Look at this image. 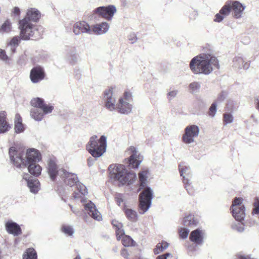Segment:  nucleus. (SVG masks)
Listing matches in <instances>:
<instances>
[{
  "label": "nucleus",
  "mask_w": 259,
  "mask_h": 259,
  "mask_svg": "<svg viewBox=\"0 0 259 259\" xmlns=\"http://www.w3.org/2000/svg\"><path fill=\"white\" fill-rule=\"evenodd\" d=\"M30 115L32 118L37 121H41L44 117L42 110L39 108L34 107L30 110Z\"/></svg>",
  "instance_id": "obj_27"
},
{
  "label": "nucleus",
  "mask_w": 259,
  "mask_h": 259,
  "mask_svg": "<svg viewBox=\"0 0 259 259\" xmlns=\"http://www.w3.org/2000/svg\"><path fill=\"white\" fill-rule=\"evenodd\" d=\"M189 230L185 228H180L179 230V235L182 239H186L188 237Z\"/></svg>",
  "instance_id": "obj_47"
},
{
  "label": "nucleus",
  "mask_w": 259,
  "mask_h": 259,
  "mask_svg": "<svg viewBox=\"0 0 259 259\" xmlns=\"http://www.w3.org/2000/svg\"><path fill=\"white\" fill-rule=\"evenodd\" d=\"M178 93V90H173L167 94V98L168 101H171L172 99L176 97Z\"/></svg>",
  "instance_id": "obj_51"
},
{
  "label": "nucleus",
  "mask_w": 259,
  "mask_h": 259,
  "mask_svg": "<svg viewBox=\"0 0 259 259\" xmlns=\"http://www.w3.org/2000/svg\"><path fill=\"white\" fill-rule=\"evenodd\" d=\"M84 208L89 214L94 219L97 221L102 220V215L100 212L96 209L95 205L92 202L90 201L89 203H86L84 206Z\"/></svg>",
  "instance_id": "obj_20"
},
{
  "label": "nucleus",
  "mask_w": 259,
  "mask_h": 259,
  "mask_svg": "<svg viewBox=\"0 0 259 259\" xmlns=\"http://www.w3.org/2000/svg\"><path fill=\"white\" fill-rule=\"evenodd\" d=\"M6 229L8 233L17 236L22 233L20 226L13 221H8L6 224Z\"/></svg>",
  "instance_id": "obj_22"
},
{
  "label": "nucleus",
  "mask_w": 259,
  "mask_h": 259,
  "mask_svg": "<svg viewBox=\"0 0 259 259\" xmlns=\"http://www.w3.org/2000/svg\"><path fill=\"white\" fill-rule=\"evenodd\" d=\"M244 62L242 56L237 55L233 58V66L236 68H241Z\"/></svg>",
  "instance_id": "obj_41"
},
{
  "label": "nucleus",
  "mask_w": 259,
  "mask_h": 259,
  "mask_svg": "<svg viewBox=\"0 0 259 259\" xmlns=\"http://www.w3.org/2000/svg\"><path fill=\"white\" fill-rule=\"evenodd\" d=\"M128 39L132 44H134L137 42L138 40L137 36L135 33H131L128 36Z\"/></svg>",
  "instance_id": "obj_52"
},
{
  "label": "nucleus",
  "mask_w": 259,
  "mask_h": 259,
  "mask_svg": "<svg viewBox=\"0 0 259 259\" xmlns=\"http://www.w3.org/2000/svg\"><path fill=\"white\" fill-rule=\"evenodd\" d=\"M23 179L25 180L27 184V186L31 193L36 194L40 189V183L36 179H33L28 174H24Z\"/></svg>",
  "instance_id": "obj_17"
},
{
  "label": "nucleus",
  "mask_w": 259,
  "mask_h": 259,
  "mask_svg": "<svg viewBox=\"0 0 259 259\" xmlns=\"http://www.w3.org/2000/svg\"><path fill=\"white\" fill-rule=\"evenodd\" d=\"M156 259H166L163 254L157 256Z\"/></svg>",
  "instance_id": "obj_64"
},
{
  "label": "nucleus",
  "mask_w": 259,
  "mask_h": 259,
  "mask_svg": "<svg viewBox=\"0 0 259 259\" xmlns=\"http://www.w3.org/2000/svg\"><path fill=\"white\" fill-rule=\"evenodd\" d=\"M201 83L198 81H193L188 86L189 91L191 94H195L199 92Z\"/></svg>",
  "instance_id": "obj_34"
},
{
  "label": "nucleus",
  "mask_w": 259,
  "mask_h": 259,
  "mask_svg": "<svg viewBox=\"0 0 259 259\" xmlns=\"http://www.w3.org/2000/svg\"><path fill=\"white\" fill-rule=\"evenodd\" d=\"M129 150L132 152L131 156L126 160V163L130 168H135L138 167L139 165L142 162V159L139 157V155H137V151L136 148L134 147H131Z\"/></svg>",
  "instance_id": "obj_15"
},
{
  "label": "nucleus",
  "mask_w": 259,
  "mask_h": 259,
  "mask_svg": "<svg viewBox=\"0 0 259 259\" xmlns=\"http://www.w3.org/2000/svg\"><path fill=\"white\" fill-rule=\"evenodd\" d=\"M11 161L17 168H23L30 164H35L41 160L40 152L34 148H30L26 152L21 150H16L11 147L9 151Z\"/></svg>",
  "instance_id": "obj_1"
},
{
  "label": "nucleus",
  "mask_w": 259,
  "mask_h": 259,
  "mask_svg": "<svg viewBox=\"0 0 259 259\" xmlns=\"http://www.w3.org/2000/svg\"><path fill=\"white\" fill-rule=\"evenodd\" d=\"M124 213L126 218L132 222H136L138 220V214L137 212L131 208H124Z\"/></svg>",
  "instance_id": "obj_31"
},
{
  "label": "nucleus",
  "mask_w": 259,
  "mask_h": 259,
  "mask_svg": "<svg viewBox=\"0 0 259 259\" xmlns=\"http://www.w3.org/2000/svg\"><path fill=\"white\" fill-rule=\"evenodd\" d=\"M153 196V191L149 187H146L141 192L139 197L140 213L144 214L150 208L152 203Z\"/></svg>",
  "instance_id": "obj_7"
},
{
  "label": "nucleus",
  "mask_w": 259,
  "mask_h": 259,
  "mask_svg": "<svg viewBox=\"0 0 259 259\" xmlns=\"http://www.w3.org/2000/svg\"><path fill=\"white\" fill-rule=\"evenodd\" d=\"M198 15V14L197 12L193 11L192 13V14L190 16V18L191 19H195L197 16Z\"/></svg>",
  "instance_id": "obj_60"
},
{
  "label": "nucleus",
  "mask_w": 259,
  "mask_h": 259,
  "mask_svg": "<svg viewBox=\"0 0 259 259\" xmlns=\"http://www.w3.org/2000/svg\"><path fill=\"white\" fill-rule=\"evenodd\" d=\"M227 94L225 92H222L218 97L217 100L211 104V117L215 116L217 110L218 104L222 102L225 100Z\"/></svg>",
  "instance_id": "obj_28"
},
{
  "label": "nucleus",
  "mask_w": 259,
  "mask_h": 259,
  "mask_svg": "<svg viewBox=\"0 0 259 259\" xmlns=\"http://www.w3.org/2000/svg\"><path fill=\"white\" fill-rule=\"evenodd\" d=\"M147 171H143L139 174V178L140 182V189H143L146 185L147 178Z\"/></svg>",
  "instance_id": "obj_40"
},
{
  "label": "nucleus",
  "mask_w": 259,
  "mask_h": 259,
  "mask_svg": "<svg viewBox=\"0 0 259 259\" xmlns=\"http://www.w3.org/2000/svg\"><path fill=\"white\" fill-rule=\"evenodd\" d=\"M28 171L34 176H39L41 171V166L37 163L35 164H30L27 165Z\"/></svg>",
  "instance_id": "obj_30"
},
{
  "label": "nucleus",
  "mask_w": 259,
  "mask_h": 259,
  "mask_svg": "<svg viewBox=\"0 0 259 259\" xmlns=\"http://www.w3.org/2000/svg\"><path fill=\"white\" fill-rule=\"evenodd\" d=\"M113 226L116 229H119V228H122L123 225L121 223L118 222L117 221H113L112 222Z\"/></svg>",
  "instance_id": "obj_56"
},
{
  "label": "nucleus",
  "mask_w": 259,
  "mask_h": 259,
  "mask_svg": "<svg viewBox=\"0 0 259 259\" xmlns=\"http://www.w3.org/2000/svg\"><path fill=\"white\" fill-rule=\"evenodd\" d=\"M211 72L213 71V70L217 69L216 71H214V73L216 75H218L220 74V64H219V61L218 59L214 56H213L211 55Z\"/></svg>",
  "instance_id": "obj_38"
},
{
  "label": "nucleus",
  "mask_w": 259,
  "mask_h": 259,
  "mask_svg": "<svg viewBox=\"0 0 259 259\" xmlns=\"http://www.w3.org/2000/svg\"><path fill=\"white\" fill-rule=\"evenodd\" d=\"M94 160L92 158L90 157L88 159V163L89 166H91L93 164Z\"/></svg>",
  "instance_id": "obj_61"
},
{
  "label": "nucleus",
  "mask_w": 259,
  "mask_h": 259,
  "mask_svg": "<svg viewBox=\"0 0 259 259\" xmlns=\"http://www.w3.org/2000/svg\"><path fill=\"white\" fill-rule=\"evenodd\" d=\"M199 128L196 125H190L186 127L182 140L186 144H190L194 142V139L198 137Z\"/></svg>",
  "instance_id": "obj_10"
},
{
  "label": "nucleus",
  "mask_w": 259,
  "mask_h": 259,
  "mask_svg": "<svg viewBox=\"0 0 259 259\" xmlns=\"http://www.w3.org/2000/svg\"><path fill=\"white\" fill-rule=\"evenodd\" d=\"M21 39H23L20 35V36H15L8 43L7 47L9 48L12 54L16 52V48L20 43Z\"/></svg>",
  "instance_id": "obj_26"
},
{
  "label": "nucleus",
  "mask_w": 259,
  "mask_h": 259,
  "mask_svg": "<svg viewBox=\"0 0 259 259\" xmlns=\"http://www.w3.org/2000/svg\"><path fill=\"white\" fill-rule=\"evenodd\" d=\"M36 251L33 248H28L23 254V259H37Z\"/></svg>",
  "instance_id": "obj_32"
},
{
  "label": "nucleus",
  "mask_w": 259,
  "mask_h": 259,
  "mask_svg": "<svg viewBox=\"0 0 259 259\" xmlns=\"http://www.w3.org/2000/svg\"><path fill=\"white\" fill-rule=\"evenodd\" d=\"M121 255L125 259H129V253L127 250L125 248H123L121 250Z\"/></svg>",
  "instance_id": "obj_55"
},
{
  "label": "nucleus",
  "mask_w": 259,
  "mask_h": 259,
  "mask_svg": "<svg viewBox=\"0 0 259 259\" xmlns=\"http://www.w3.org/2000/svg\"><path fill=\"white\" fill-rule=\"evenodd\" d=\"M11 128L10 124L7 120V113L0 111V134L8 132Z\"/></svg>",
  "instance_id": "obj_23"
},
{
  "label": "nucleus",
  "mask_w": 259,
  "mask_h": 259,
  "mask_svg": "<svg viewBox=\"0 0 259 259\" xmlns=\"http://www.w3.org/2000/svg\"><path fill=\"white\" fill-rule=\"evenodd\" d=\"M116 109L121 114L127 115L132 112L133 105L131 103L125 101L122 99H119L118 102L116 105Z\"/></svg>",
  "instance_id": "obj_18"
},
{
  "label": "nucleus",
  "mask_w": 259,
  "mask_h": 259,
  "mask_svg": "<svg viewBox=\"0 0 259 259\" xmlns=\"http://www.w3.org/2000/svg\"><path fill=\"white\" fill-rule=\"evenodd\" d=\"M12 24L10 20H6L0 28V33H9L11 31Z\"/></svg>",
  "instance_id": "obj_35"
},
{
  "label": "nucleus",
  "mask_w": 259,
  "mask_h": 259,
  "mask_svg": "<svg viewBox=\"0 0 259 259\" xmlns=\"http://www.w3.org/2000/svg\"><path fill=\"white\" fill-rule=\"evenodd\" d=\"M77 190L82 195H85L88 193L87 189L86 187L79 181L76 184Z\"/></svg>",
  "instance_id": "obj_45"
},
{
  "label": "nucleus",
  "mask_w": 259,
  "mask_h": 259,
  "mask_svg": "<svg viewBox=\"0 0 259 259\" xmlns=\"http://www.w3.org/2000/svg\"><path fill=\"white\" fill-rule=\"evenodd\" d=\"M189 239L191 241L196 244H201L203 242V234L202 231L197 229L190 233Z\"/></svg>",
  "instance_id": "obj_25"
},
{
  "label": "nucleus",
  "mask_w": 259,
  "mask_h": 259,
  "mask_svg": "<svg viewBox=\"0 0 259 259\" xmlns=\"http://www.w3.org/2000/svg\"><path fill=\"white\" fill-rule=\"evenodd\" d=\"M233 121V117L231 113L224 114V122L225 125L232 123Z\"/></svg>",
  "instance_id": "obj_48"
},
{
  "label": "nucleus",
  "mask_w": 259,
  "mask_h": 259,
  "mask_svg": "<svg viewBox=\"0 0 259 259\" xmlns=\"http://www.w3.org/2000/svg\"><path fill=\"white\" fill-rule=\"evenodd\" d=\"M117 198V202L118 203V205H120V203L123 201V199L122 198V195L121 194H118L117 196L116 197Z\"/></svg>",
  "instance_id": "obj_59"
},
{
  "label": "nucleus",
  "mask_w": 259,
  "mask_h": 259,
  "mask_svg": "<svg viewBox=\"0 0 259 259\" xmlns=\"http://www.w3.org/2000/svg\"><path fill=\"white\" fill-rule=\"evenodd\" d=\"M116 11V8L114 5L99 7L93 11L92 15L90 16V19L99 21V18L101 17L110 21L112 19Z\"/></svg>",
  "instance_id": "obj_6"
},
{
  "label": "nucleus",
  "mask_w": 259,
  "mask_h": 259,
  "mask_svg": "<svg viewBox=\"0 0 259 259\" xmlns=\"http://www.w3.org/2000/svg\"><path fill=\"white\" fill-rule=\"evenodd\" d=\"M231 11V5L230 1H228L221 9L220 12L225 17L228 16Z\"/></svg>",
  "instance_id": "obj_36"
},
{
  "label": "nucleus",
  "mask_w": 259,
  "mask_h": 259,
  "mask_svg": "<svg viewBox=\"0 0 259 259\" xmlns=\"http://www.w3.org/2000/svg\"><path fill=\"white\" fill-rule=\"evenodd\" d=\"M231 10L232 9V15L236 19L242 17L243 12L245 10V6L238 1H231Z\"/></svg>",
  "instance_id": "obj_19"
},
{
  "label": "nucleus",
  "mask_w": 259,
  "mask_h": 259,
  "mask_svg": "<svg viewBox=\"0 0 259 259\" xmlns=\"http://www.w3.org/2000/svg\"><path fill=\"white\" fill-rule=\"evenodd\" d=\"M169 245V244L166 241H162L157 244L156 247L154 249L155 254H158L166 249Z\"/></svg>",
  "instance_id": "obj_39"
},
{
  "label": "nucleus",
  "mask_w": 259,
  "mask_h": 259,
  "mask_svg": "<svg viewBox=\"0 0 259 259\" xmlns=\"http://www.w3.org/2000/svg\"><path fill=\"white\" fill-rule=\"evenodd\" d=\"M13 13L14 15L19 16L20 14V10L18 7H15L13 9Z\"/></svg>",
  "instance_id": "obj_58"
},
{
  "label": "nucleus",
  "mask_w": 259,
  "mask_h": 259,
  "mask_svg": "<svg viewBox=\"0 0 259 259\" xmlns=\"http://www.w3.org/2000/svg\"><path fill=\"white\" fill-rule=\"evenodd\" d=\"M254 208L253 209L252 213L253 214H258L259 213V205L257 204L256 202L254 203Z\"/></svg>",
  "instance_id": "obj_57"
},
{
  "label": "nucleus",
  "mask_w": 259,
  "mask_h": 259,
  "mask_svg": "<svg viewBox=\"0 0 259 259\" xmlns=\"http://www.w3.org/2000/svg\"><path fill=\"white\" fill-rule=\"evenodd\" d=\"M0 60L6 63H9L10 60L9 57L6 54V51L1 49H0Z\"/></svg>",
  "instance_id": "obj_49"
},
{
  "label": "nucleus",
  "mask_w": 259,
  "mask_h": 259,
  "mask_svg": "<svg viewBox=\"0 0 259 259\" xmlns=\"http://www.w3.org/2000/svg\"><path fill=\"white\" fill-rule=\"evenodd\" d=\"M73 32L76 35L84 33L92 34V31L90 25L84 21L76 22L73 26Z\"/></svg>",
  "instance_id": "obj_16"
},
{
  "label": "nucleus",
  "mask_w": 259,
  "mask_h": 259,
  "mask_svg": "<svg viewBox=\"0 0 259 259\" xmlns=\"http://www.w3.org/2000/svg\"><path fill=\"white\" fill-rule=\"evenodd\" d=\"M122 242V244L124 246H134L135 243L134 240L130 236L127 235L123 236Z\"/></svg>",
  "instance_id": "obj_44"
},
{
  "label": "nucleus",
  "mask_w": 259,
  "mask_h": 259,
  "mask_svg": "<svg viewBox=\"0 0 259 259\" xmlns=\"http://www.w3.org/2000/svg\"><path fill=\"white\" fill-rule=\"evenodd\" d=\"M14 122V129L16 133H20L24 131V126L22 123V118L19 114H16Z\"/></svg>",
  "instance_id": "obj_29"
},
{
  "label": "nucleus",
  "mask_w": 259,
  "mask_h": 259,
  "mask_svg": "<svg viewBox=\"0 0 259 259\" xmlns=\"http://www.w3.org/2000/svg\"><path fill=\"white\" fill-rule=\"evenodd\" d=\"M224 18V16H223L222 14H221L220 12H219V13H218L215 15L214 21L217 22H221L223 20Z\"/></svg>",
  "instance_id": "obj_54"
},
{
  "label": "nucleus",
  "mask_w": 259,
  "mask_h": 259,
  "mask_svg": "<svg viewBox=\"0 0 259 259\" xmlns=\"http://www.w3.org/2000/svg\"><path fill=\"white\" fill-rule=\"evenodd\" d=\"M193 57L190 61L189 68L194 74L208 75L210 73V50H205Z\"/></svg>",
  "instance_id": "obj_3"
},
{
  "label": "nucleus",
  "mask_w": 259,
  "mask_h": 259,
  "mask_svg": "<svg viewBox=\"0 0 259 259\" xmlns=\"http://www.w3.org/2000/svg\"><path fill=\"white\" fill-rule=\"evenodd\" d=\"M183 182L184 184L185 188L189 194L190 195H193L194 194V190L191 185L190 180L188 178L184 177Z\"/></svg>",
  "instance_id": "obj_37"
},
{
  "label": "nucleus",
  "mask_w": 259,
  "mask_h": 259,
  "mask_svg": "<svg viewBox=\"0 0 259 259\" xmlns=\"http://www.w3.org/2000/svg\"><path fill=\"white\" fill-rule=\"evenodd\" d=\"M59 174V177L62 179L64 183L70 187L76 185L78 182V177L76 174L69 172L63 168H61Z\"/></svg>",
  "instance_id": "obj_12"
},
{
  "label": "nucleus",
  "mask_w": 259,
  "mask_h": 259,
  "mask_svg": "<svg viewBox=\"0 0 259 259\" xmlns=\"http://www.w3.org/2000/svg\"><path fill=\"white\" fill-rule=\"evenodd\" d=\"M179 171L180 173V175L181 177H183V178L184 177H185L186 178H187L186 176H183L184 174H186V175L188 176L190 175V171H189L190 167L189 166L184 165L183 164H179Z\"/></svg>",
  "instance_id": "obj_43"
},
{
  "label": "nucleus",
  "mask_w": 259,
  "mask_h": 259,
  "mask_svg": "<svg viewBox=\"0 0 259 259\" xmlns=\"http://www.w3.org/2000/svg\"><path fill=\"white\" fill-rule=\"evenodd\" d=\"M243 199L242 198L235 197L230 207L231 211L234 219L241 222L245 217V208L242 204Z\"/></svg>",
  "instance_id": "obj_8"
},
{
  "label": "nucleus",
  "mask_w": 259,
  "mask_h": 259,
  "mask_svg": "<svg viewBox=\"0 0 259 259\" xmlns=\"http://www.w3.org/2000/svg\"><path fill=\"white\" fill-rule=\"evenodd\" d=\"M60 169H58V166L54 160L50 159L48 163V172L52 181L56 180L57 175L59 176Z\"/></svg>",
  "instance_id": "obj_21"
},
{
  "label": "nucleus",
  "mask_w": 259,
  "mask_h": 259,
  "mask_svg": "<svg viewBox=\"0 0 259 259\" xmlns=\"http://www.w3.org/2000/svg\"><path fill=\"white\" fill-rule=\"evenodd\" d=\"M109 170L111 179L118 181L121 185L133 184L136 178L134 172L128 171L122 164H111L109 167Z\"/></svg>",
  "instance_id": "obj_4"
},
{
  "label": "nucleus",
  "mask_w": 259,
  "mask_h": 259,
  "mask_svg": "<svg viewBox=\"0 0 259 259\" xmlns=\"http://www.w3.org/2000/svg\"><path fill=\"white\" fill-rule=\"evenodd\" d=\"M41 14L35 8L27 10L26 15L23 19L19 21V28L20 30V35L23 40H27L33 37L34 31L36 30L35 26L31 23L37 22L40 19Z\"/></svg>",
  "instance_id": "obj_2"
},
{
  "label": "nucleus",
  "mask_w": 259,
  "mask_h": 259,
  "mask_svg": "<svg viewBox=\"0 0 259 259\" xmlns=\"http://www.w3.org/2000/svg\"><path fill=\"white\" fill-rule=\"evenodd\" d=\"M107 148V138L102 135L99 139L97 136H93L90 139L86 146V149L91 155L95 158H99L106 152Z\"/></svg>",
  "instance_id": "obj_5"
},
{
  "label": "nucleus",
  "mask_w": 259,
  "mask_h": 259,
  "mask_svg": "<svg viewBox=\"0 0 259 259\" xmlns=\"http://www.w3.org/2000/svg\"><path fill=\"white\" fill-rule=\"evenodd\" d=\"M109 28V24L106 22H103L94 25L91 30L92 32L96 34L101 35L106 33L108 31Z\"/></svg>",
  "instance_id": "obj_24"
},
{
  "label": "nucleus",
  "mask_w": 259,
  "mask_h": 259,
  "mask_svg": "<svg viewBox=\"0 0 259 259\" xmlns=\"http://www.w3.org/2000/svg\"><path fill=\"white\" fill-rule=\"evenodd\" d=\"M30 104L32 107L40 109L44 115L51 113L54 108L53 105L46 104L44 100L39 97L33 98L30 101Z\"/></svg>",
  "instance_id": "obj_11"
},
{
  "label": "nucleus",
  "mask_w": 259,
  "mask_h": 259,
  "mask_svg": "<svg viewBox=\"0 0 259 259\" xmlns=\"http://www.w3.org/2000/svg\"><path fill=\"white\" fill-rule=\"evenodd\" d=\"M45 76L44 68L40 66H37L32 68L30 73V78L33 83H37L42 80Z\"/></svg>",
  "instance_id": "obj_14"
},
{
  "label": "nucleus",
  "mask_w": 259,
  "mask_h": 259,
  "mask_svg": "<svg viewBox=\"0 0 259 259\" xmlns=\"http://www.w3.org/2000/svg\"><path fill=\"white\" fill-rule=\"evenodd\" d=\"M116 235L117 240H119L121 237L124 235V231L122 228H119V229H116Z\"/></svg>",
  "instance_id": "obj_53"
},
{
  "label": "nucleus",
  "mask_w": 259,
  "mask_h": 259,
  "mask_svg": "<svg viewBox=\"0 0 259 259\" xmlns=\"http://www.w3.org/2000/svg\"><path fill=\"white\" fill-rule=\"evenodd\" d=\"M249 66H250L249 63H248L246 62L245 63H243L242 67H243V68L244 69L246 70V69H247L249 67Z\"/></svg>",
  "instance_id": "obj_62"
},
{
  "label": "nucleus",
  "mask_w": 259,
  "mask_h": 259,
  "mask_svg": "<svg viewBox=\"0 0 259 259\" xmlns=\"http://www.w3.org/2000/svg\"><path fill=\"white\" fill-rule=\"evenodd\" d=\"M65 59L71 65H74L78 61L79 56L77 54L75 47L66 46L65 48Z\"/></svg>",
  "instance_id": "obj_13"
},
{
  "label": "nucleus",
  "mask_w": 259,
  "mask_h": 259,
  "mask_svg": "<svg viewBox=\"0 0 259 259\" xmlns=\"http://www.w3.org/2000/svg\"><path fill=\"white\" fill-rule=\"evenodd\" d=\"M61 231L65 235L68 236H72L74 233L73 228L71 226L68 225H63L61 228Z\"/></svg>",
  "instance_id": "obj_42"
},
{
  "label": "nucleus",
  "mask_w": 259,
  "mask_h": 259,
  "mask_svg": "<svg viewBox=\"0 0 259 259\" xmlns=\"http://www.w3.org/2000/svg\"><path fill=\"white\" fill-rule=\"evenodd\" d=\"M73 197L76 199V198H78L80 197V195H79V194L74 192L73 193Z\"/></svg>",
  "instance_id": "obj_63"
},
{
  "label": "nucleus",
  "mask_w": 259,
  "mask_h": 259,
  "mask_svg": "<svg viewBox=\"0 0 259 259\" xmlns=\"http://www.w3.org/2000/svg\"><path fill=\"white\" fill-rule=\"evenodd\" d=\"M232 228L238 232H242L244 230V225L243 223H242V222H239L237 223L232 224Z\"/></svg>",
  "instance_id": "obj_46"
},
{
  "label": "nucleus",
  "mask_w": 259,
  "mask_h": 259,
  "mask_svg": "<svg viewBox=\"0 0 259 259\" xmlns=\"http://www.w3.org/2000/svg\"><path fill=\"white\" fill-rule=\"evenodd\" d=\"M119 99H122L125 101H127L130 103H131L133 101L132 94L128 92H125L123 94V97L120 98Z\"/></svg>",
  "instance_id": "obj_50"
},
{
  "label": "nucleus",
  "mask_w": 259,
  "mask_h": 259,
  "mask_svg": "<svg viewBox=\"0 0 259 259\" xmlns=\"http://www.w3.org/2000/svg\"><path fill=\"white\" fill-rule=\"evenodd\" d=\"M197 223L194 215L191 214L185 217L183 221V225L186 227L196 226Z\"/></svg>",
  "instance_id": "obj_33"
},
{
  "label": "nucleus",
  "mask_w": 259,
  "mask_h": 259,
  "mask_svg": "<svg viewBox=\"0 0 259 259\" xmlns=\"http://www.w3.org/2000/svg\"><path fill=\"white\" fill-rule=\"evenodd\" d=\"M115 88L111 87L105 90L103 100L105 107L110 111L116 109V96Z\"/></svg>",
  "instance_id": "obj_9"
}]
</instances>
